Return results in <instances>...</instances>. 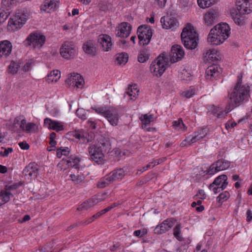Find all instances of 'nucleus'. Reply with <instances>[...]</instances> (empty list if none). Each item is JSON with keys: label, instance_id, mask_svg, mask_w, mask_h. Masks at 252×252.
I'll list each match as a JSON object with an SVG mask.
<instances>
[{"label": "nucleus", "instance_id": "9b49d317", "mask_svg": "<svg viewBox=\"0 0 252 252\" xmlns=\"http://www.w3.org/2000/svg\"><path fill=\"white\" fill-rule=\"evenodd\" d=\"M230 28L228 25L225 23L219 24L214 27L210 31L211 34H215L214 32L217 33L221 37L223 40L226 39L230 33Z\"/></svg>", "mask_w": 252, "mask_h": 252}, {"label": "nucleus", "instance_id": "c85d7f7f", "mask_svg": "<svg viewBox=\"0 0 252 252\" xmlns=\"http://www.w3.org/2000/svg\"><path fill=\"white\" fill-rule=\"evenodd\" d=\"M219 75L218 67L216 65L209 66L206 70V78L211 79L212 77H216Z\"/></svg>", "mask_w": 252, "mask_h": 252}, {"label": "nucleus", "instance_id": "338daca9", "mask_svg": "<svg viewBox=\"0 0 252 252\" xmlns=\"http://www.w3.org/2000/svg\"><path fill=\"white\" fill-rule=\"evenodd\" d=\"M19 147L23 150H28L30 148V145L26 142H21L18 144Z\"/></svg>", "mask_w": 252, "mask_h": 252}, {"label": "nucleus", "instance_id": "6e6d98bb", "mask_svg": "<svg viewBox=\"0 0 252 252\" xmlns=\"http://www.w3.org/2000/svg\"><path fill=\"white\" fill-rule=\"evenodd\" d=\"M20 185V184L19 183H14L11 185H6L5 186L4 189L1 190L0 191H6L8 193H11L10 192V190L17 189Z\"/></svg>", "mask_w": 252, "mask_h": 252}, {"label": "nucleus", "instance_id": "864d4df0", "mask_svg": "<svg viewBox=\"0 0 252 252\" xmlns=\"http://www.w3.org/2000/svg\"><path fill=\"white\" fill-rule=\"evenodd\" d=\"M173 126L175 128H179L182 129V127H184V128H187V127L185 126L183 122V120L181 118H180L178 120V121H175L173 122Z\"/></svg>", "mask_w": 252, "mask_h": 252}, {"label": "nucleus", "instance_id": "79ce46f5", "mask_svg": "<svg viewBox=\"0 0 252 252\" xmlns=\"http://www.w3.org/2000/svg\"><path fill=\"white\" fill-rule=\"evenodd\" d=\"M128 56L126 53H122L118 55L116 62L119 64H125L128 61Z\"/></svg>", "mask_w": 252, "mask_h": 252}, {"label": "nucleus", "instance_id": "bf43d9fd", "mask_svg": "<svg viewBox=\"0 0 252 252\" xmlns=\"http://www.w3.org/2000/svg\"><path fill=\"white\" fill-rule=\"evenodd\" d=\"M13 152V149L12 148H4V151L0 152V155L1 157H7L8 156V154L9 153H11Z\"/></svg>", "mask_w": 252, "mask_h": 252}, {"label": "nucleus", "instance_id": "a18cd8bd", "mask_svg": "<svg viewBox=\"0 0 252 252\" xmlns=\"http://www.w3.org/2000/svg\"><path fill=\"white\" fill-rule=\"evenodd\" d=\"M230 197V194L228 191H225L219 194L217 197V201L220 203H222L227 200Z\"/></svg>", "mask_w": 252, "mask_h": 252}, {"label": "nucleus", "instance_id": "c756f323", "mask_svg": "<svg viewBox=\"0 0 252 252\" xmlns=\"http://www.w3.org/2000/svg\"><path fill=\"white\" fill-rule=\"evenodd\" d=\"M202 138V137L199 134L195 132L194 136L193 137L191 138L190 137H187L181 143L180 145L182 147L187 146L188 145H190L192 143H195Z\"/></svg>", "mask_w": 252, "mask_h": 252}, {"label": "nucleus", "instance_id": "4d7b16f0", "mask_svg": "<svg viewBox=\"0 0 252 252\" xmlns=\"http://www.w3.org/2000/svg\"><path fill=\"white\" fill-rule=\"evenodd\" d=\"M194 94L195 90L193 89H190L189 90H185L182 93V94L188 98L191 97Z\"/></svg>", "mask_w": 252, "mask_h": 252}, {"label": "nucleus", "instance_id": "bb28decb", "mask_svg": "<svg viewBox=\"0 0 252 252\" xmlns=\"http://www.w3.org/2000/svg\"><path fill=\"white\" fill-rule=\"evenodd\" d=\"M71 180L74 184H79L84 182L85 180L84 175L80 172L79 169L76 170V172L72 173L69 175Z\"/></svg>", "mask_w": 252, "mask_h": 252}, {"label": "nucleus", "instance_id": "4be33fe9", "mask_svg": "<svg viewBox=\"0 0 252 252\" xmlns=\"http://www.w3.org/2000/svg\"><path fill=\"white\" fill-rule=\"evenodd\" d=\"M101 201L100 199H98L96 196H93L92 198L89 199L84 201L77 208L78 211H85L89 208L94 206L97 203Z\"/></svg>", "mask_w": 252, "mask_h": 252}, {"label": "nucleus", "instance_id": "8fccbe9b", "mask_svg": "<svg viewBox=\"0 0 252 252\" xmlns=\"http://www.w3.org/2000/svg\"><path fill=\"white\" fill-rule=\"evenodd\" d=\"M219 171L218 169L216 167V164L215 162H214L211 164L209 167V168L205 170L204 173L206 174L213 175Z\"/></svg>", "mask_w": 252, "mask_h": 252}, {"label": "nucleus", "instance_id": "2f4dec72", "mask_svg": "<svg viewBox=\"0 0 252 252\" xmlns=\"http://www.w3.org/2000/svg\"><path fill=\"white\" fill-rule=\"evenodd\" d=\"M205 58L207 61L215 62L219 60L220 57L217 51L215 49L208 50L205 55Z\"/></svg>", "mask_w": 252, "mask_h": 252}, {"label": "nucleus", "instance_id": "9d476101", "mask_svg": "<svg viewBox=\"0 0 252 252\" xmlns=\"http://www.w3.org/2000/svg\"><path fill=\"white\" fill-rule=\"evenodd\" d=\"M61 56L66 59L73 58L76 54V51L73 43L71 41H65L60 49Z\"/></svg>", "mask_w": 252, "mask_h": 252}, {"label": "nucleus", "instance_id": "774afa93", "mask_svg": "<svg viewBox=\"0 0 252 252\" xmlns=\"http://www.w3.org/2000/svg\"><path fill=\"white\" fill-rule=\"evenodd\" d=\"M196 132L199 134L202 138H204L207 133V130L206 128H201L198 129Z\"/></svg>", "mask_w": 252, "mask_h": 252}, {"label": "nucleus", "instance_id": "cd10ccee", "mask_svg": "<svg viewBox=\"0 0 252 252\" xmlns=\"http://www.w3.org/2000/svg\"><path fill=\"white\" fill-rule=\"evenodd\" d=\"M171 227L169 221L166 220H164L160 225L157 226L154 231L155 233L162 234L168 231Z\"/></svg>", "mask_w": 252, "mask_h": 252}, {"label": "nucleus", "instance_id": "473e14b6", "mask_svg": "<svg viewBox=\"0 0 252 252\" xmlns=\"http://www.w3.org/2000/svg\"><path fill=\"white\" fill-rule=\"evenodd\" d=\"M61 77V72L58 70H54L50 72L46 77V81L49 83L57 82Z\"/></svg>", "mask_w": 252, "mask_h": 252}, {"label": "nucleus", "instance_id": "e433bc0d", "mask_svg": "<svg viewBox=\"0 0 252 252\" xmlns=\"http://www.w3.org/2000/svg\"><path fill=\"white\" fill-rule=\"evenodd\" d=\"M80 158L77 157H69L67 160V165L68 167L71 166L76 170L79 169V163Z\"/></svg>", "mask_w": 252, "mask_h": 252}, {"label": "nucleus", "instance_id": "f257e3e1", "mask_svg": "<svg viewBox=\"0 0 252 252\" xmlns=\"http://www.w3.org/2000/svg\"><path fill=\"white\" fill-rule=\"evenodd\" d=\"M242 76H238V80L234 88L228 91L229 101L226 106V114L233 108L247 102L250 97V87L247 85H242Z\"/></svg>", "mask_w": 252, "mask_h": 252}, {"label": "nucleus", "instance_id": "2eb2a0df", "mask_svg": "<svg viewBox=\"0 0 252 252\" xmlns=\"http://www.w3.org/2000/svg\"><path fill=\"white\" fill-rule=\"evenodd\" d=\"M250 0H236V6L238 10L243 14H248L252 12V3Z\"/></svg>", "mask_w": 252, "mask_h": 252}, {"label": "nucleus", "instance_id": "423d86ee", "mask_svg": "<svg viewBox=\"0 0 252 252\" xmlns=\"http://www.w3.org/2000/svg\"><path fill=\"white\" fill-rule=\"evenodd\" d=\"M153 32V30L146 25H142L138 28L137 33L140 45H146L150 43Z\"/></svg>", "mask_w": 252, "mask_h": 252}, {"label": "nucleus", "instance_id": "09e8293b", "mask_svg": "<svg viewBox=\"0 0 252 252\" xmlns=\"http://www.w3.org/2000/svg\"><path fill=\"white\" fill-rule=\"evenodd\" d=\"M72 135L75 137V138L78 139H82L83 140V142L85 143H88L90 142V140L87 138V137H85L84 136L80 134V132L79 131H73L72 132Z\"/></svg>", "mask_w": 252, "mask_h": 252}, {"label": "nucleus", "instance_id": "ddd939ff", "mask_svg": "<svg viewBox=\"0 0 252 252\" xmlns=\"http://www.w3.org/2000/svg\"><path fill=\"white\" fill-rule=\"evenodd\" d=\"M184 55L185 52L182 47L179 45H173L171 48L170 54H168L172 63H176L181 60Z\"/></svg>", "mask_w": 252, "mask_h": 252}, {"label": "nucleus", "instance_id": "f03ea898", "mask_svg": "<svg viewBox=\"0 0 252 252\" xmlns=\"http://www.w3.org/2000/svg\"><path fill=\"white\" fill-rule=\"evenodd\" d=\"M182 41L184 46L188 49H195L198 45V35L193 27L189 24L183 30L181 34Z\"/></svg>", "mask_w": 252, "mask_h": 252}, {"label": "nucleus", "instance_id": "a211bd4d", "mask_svg": "<svg viewBox=\"0 0 252 252\" xmlns=\"http://www.w3.org/2000/svg\"><path fill=\"white\" fill-rule=\"evenodd\" d=\"M97 43L102 50L105 52L108 51L112 45L111 37L107 34L99 35Z\"/></svg>", "mask_w": 252, "mask_h": 252}, {"label": "nucleus", "instance_id": "603ef678", "mask_svg": "<svg viewBox=\"0 0 252 252\" xmlns=\"http://www.w3.org/2000/svg\"><path fill=\"white\" fill-rule=\"evenodd\" d=\"M212 113L218 118H222L224 116L222 109L220 107L214 108L212 111Z\"/></svg>", "mask_w": 252, "mask_h": 252}, {"label": "nucleus", "instance_id": "5fc2aeb1", "mask_svg": "<svg viewBox=\"0 0 252 252\" xmlns=\"http://www.w3.org/2000/svg\"><path fill=\"white\" fill-rule=\"evenodd\" d=\"M76 115L83 120L87 119L86 112L83 108H78L76 111Z\"/></svg>", "mask_w": 252, "mask_h": 252}, {"label": "nucleus", "instance_id": "37998d69", "mask_svg": "<svg viewBox=\"0 0 252 252\" xmlns=\"http://www.w3.org/2000/svg\"><path fill=\"white\" fill-rule=\"evenodd\" d=\"M20 64L19 63L11 61L10 64L8 66V72L12 74H15L17 73Z\"/></svg>", "mask_w": 252, "mask_h": 252}, {"label": "nucleus", "instance_id": "6e6552de", "mask_svg": "<svg viewBox=\"0 0 252 252\" xmlns=\"http://www.w3.org/2000/svg\"><path fill=\"white\" fill-rule=\"evenodd\" d=\"M92 148L94 153L101 152L105 155L109 153L111 149V143L110 140L103 138L100 139L97 143L91 144L88 147V149Z\"/></svg>", "mask_w": 252, "mask_h": 252}, {"label": "nucleus", "instance_id": "72a5a7b5", "mask_svg": "<svg viewBox=\"0 0 252 252\" xmlns=\"http://www.w3.org/2000/svg\"><path fill=\"white\" fill-rule=\"evenodd\" d=\"M216 167L219 171H222L227 169L230 165V162L222 158L220 159L215 162Z\"/></svg>", "mask_w": 252, "mask_h": 252}, {"label": "nucleus", "instance_id": "1a4fd4ad", "mask_svg": "<svg viewBox=\"0 0 252 252\" xmlns=\"http://www.w3.org/2000/svg\"><path fill=\"white\" fill-rule=\"evenodd\" d=\"M45 36L38 32L31 33L27 38V45H32L34 48H41L45 41Z\"/></svg>", "mask_w": 252, "mask_h": 252}, {"label": "nucleus", "instance_id": "412c9836", "mask_svg": "<svg viewBox=\"0 0 252 252\" xmlns=\"http://www.w3.org/2000/svg\"><path fill=\"white\" fill-rule=\"evenodd\" d=\"M82 48L84 52L92 57H94L96 55V48L95 47L94 41L90 40L85 42L83 45Z\"/></svg>", "mask_w": 252, "mask_h": 252}, {"label": "nucleus", "instance_id": "0e129e2a", "mask_svg": "<svg viewBox=\"0 0 252 252\" xmlns=\"http://www.w3.org/2000/svg\"><path fill=\"white\" fill-rule=\"evenodd\" d=\"M132 86H130V88L128 87V90H130V91H127L126 93L129 96H133V97H136V95H138V93H136L134 91L132 90Z\"/></svg>", "mask_w": 252, "mask_h": 252}, {"label": "nucleus", "instance_id": "052dcab7", "mask_svg": "<svg viewBox=\"0 0 252 252\" xmlns=\"http://www.w3.org/2000/svg\"><path fill=\"white\" fill-rule=\"evenodd\" d=\"M35 126V125L34 123H29L26 125L24 130H26L28 133H30L32 131V129L34 128Z\"/></svg>", "mask_w": 252, "mask_h": 252}, {"label": "nucleus", "instance_id": "393cba45", "mask_svg": "<svg viewBox=\"0 0 252 252\" xmlns=\"http://www.w3.org/2000/svg\"><path fill=\"white\" fill-rule=\"evenodd\" d=\"M108 175L112 182H113L116 180L122 179L125 177L126 173L123 168H119L113 170Z\"/></svg>", "mask_w": 252, "mask_h": 252}, {"label": "nucleus", "instance_id": "f704fd0d", "mask_svg": "<svg viewBox=\"0 0 252 252\" xmlns=\"http://www.w3.org/2000/svg\"><path fill=\"white\" fill-rule=\"evenodd\" d=\"M12 197L13 195L11 193H8L6 191H0V206L8 202Z\"/></svg>", "mask_w": 252, "mask_h": 252}, {"label": "nucleus", "instance_id": "0eeeda50", "mask_svg": "<svg viewBox=\"0 0 252 252\" xmlns=\"http://www.w3.org/2000/svg\"><path fill=\"white\" fill-rule=\"evenodd\" d=\"M227 177L222 174L217 177L209 186V189L212 190L214 193H217L224 189L228 185Z\"/></svg>", "mask_w": 252, "mask_h": 252}, {"label": "nucleus", "instance_id": "dca6fc26", "mask_svg": "<svg viewBox=\"0 0 252 252\" xmlns=\"http://www.w3.org/2000/svg\"><path fill=\"white\" fill-rule=\"evenodd\" d=\"M131 30L130 24L127 22H123L119 25L116 30V35L119 37L126 38L129 35Z\"/></svg>", "mask_w": 252, "mask_h": 252}, {"label": "nucleus", "instance_id": "7c9ffc66", "mask_svg": "<svg viewBox=\"0 0 252 252\" xmlns=\"http://www.w3.org/2000/svg\"><path fill=\"white\" fill-rule=\"evenodd\" d=\"M215 34H211L210 32L208 37V41L212 45H218L224 42L225 40H223L221 36H220L219 34L214 32Z\"/></svg>", "mask_w": 252, "mask_h": 252}, {"label": "nucleus", "instance_id": "f3484780", "mask_svg": "<svg viewBox=\"0 0 252 252\" xmlns=\"http://www.w3.org/2000/svg\"><path fill=\"white\" fill-rule=\"evenodd\" d=\"M12 45L7 40L0 41V58L6 59L11 53Z\"/></svg>", "mask_w": 252, "mask_h": 252}, {"label": "nucleus", "instance_id": "e2e57ef3", "mask_svg": "<svg viewBox=\"0 0 252 252\" xmlns=\"http://www.w3.org/2000/svg\"><path fill=\"white\" fill-rule=\"evenodd\" d=\"M84 84V80L81 76V78H79L78 81L76 82L74 86H76L78 88H82Z\"/></svg>", "mask_w": 252, "mask_h": 252}, {"label": "nucleus", "instance_id": "ea45409f", "mask_svg": "<svg viewBox=\"0 0 252 252\" xmlns=\"http://www.w3.org/2000/svg\"><path fill=\"white\" fill-rule=\"evenodd\" d=\"M99 10L102 11L108 10L109 8H112L111 2L107 0H100L98 5Z\"/></svg>", "mask_w": 252, "mask_h": 252}, {"label": "nucleus", "instance_id": "c03bdc74", "mask_svg": "<svg viewBox=\"0 0 252 252\" xmlns=\"http://www.w3.org/2000/svg\"><path fill=\"white\" fill-rule=\"evenodd\" d=\"M181 225L177 224L173 229V235L174 237L179 241H183L184 238L181 235Z\"/></svg>", "mask_w": 252, "mask_h": 252}, {"label": "nucleus", "instance_id": "c9c22d12", "mask_svg": "<svg viewBox=\"0 0 252 252\" xmlns=\"http://www.w3.org/2000/svg\"><path fill=\"white\" fill-rule=\"evenodd\" d=\"M113 182L109 178L108 175H106L103 178L101 179L97 183V186L99 188L103 189Z\"/></svg>", "mask_w": 252, "mask_h": 252}, {"label": "nucleus", "instance_id": "6ab92c4d", "mask_svg": "<svg viewBox=\"0 0 252 252\" xmlns=\"http://www.w3.org/2000/svg\"><path fill=\"white\" fill-rule=\"evenodd\" d=\"M160 22L163 29H174L178 26L177 20L171 16H164L161 17Z\"/></svg>", "mask_w": 252, "mask_h": 252}, {"label": "nucleus", "instance_id": "3c124183", "mask_svg": "<svg viewBox=\"0 0 252 252\" xmlns=\"http://www.w3.org/2000/svg\"><path fill=\"white\" fill-rule=\"evenodd\" d=\"M154 117L153 115H147L145 114L143 116V118L142 119L141 117V120L142 122V124L144 125L145 126H146L147 125L150 124V122L153 121Z\"/></svg>", "mask_w": 252, "mask_h": 252}, {"label": "nucleus", "instance_id": "7ed1b4c3", "mask_svg": "<svg viewBox=\"0 0 252 252\" xmlns=\"http://www.w3.org/2000/svg\"><path fill=\"white\" fill-rule=\"evenodd\" d=\"M168 62V54L165 52L160 54L151 64L150 70L153 75L160 77L165 71Z\"/></svg>", "mask_w": 252, "mask_h": 252}, {"label": "nucleus", "instance_id": "5701e85b", "mask_svg": "<svg viewBox=\"0 0 252 252\" xmlns=\"http://www.w3.org/2000/svg\"><path fill=\"white\" fill-rule=\"evenodd\" d=\"M44 125L48 128L58 132L63 129V126L62 123L52 120L49 118L44 120Z\"/></svg>", "mask_w": 252, "mask_h": 252}, {"label": "nucleus", "instance_id": "a878e982", "mask_svg": "<svg viewBox=\"0 0 252 252\" xmlns=\"http://www.w3.org/2000/svg\"><path fill=\"white\" fill-rule=\"evenodd\" d=\"M59 3V0H45L43 4L41 6V10L46 11L49 9L55 10Z\"/></svg>", "mask_w": 252, "mask_h": 252}, {"label": "nucleus", "instance_id": "49530a36", "mask_svg": "<svg viewBox=\"0 0 252 252\" xmlns=\"http://www.w3.org/2000/svg\"><path fill=\"white\" fill-rule=\"evenodd\" d=\"M191 74L186 69H184L179 75V77L182 81H189L191 79Z\"/></svg>", "mask_w": 252, "mask_h": 252}, {"label": "nucleus", "instance_id": "58836bf2", "mask_svg": "<svg viewBox=\"0 0 252 252\" xmlns=\"http://www.w3.org/2000/svg\"><path fill=\"white\" fill-rule=\"evenodd\" d=\"M10 9L5 7V9L2 7L0 8V23L4 22L10 15Z\"/></svg>", "mask_w": 252, "mask_h": 252}, {"label": "nucleus", "instance_id": "680f3d73", "mask_svg": "<svg viewBox=\"0 0 252 252\" xmlns=\"http://www.w3.org/2000/svg\"><path fill=\"white\" fill-rule=\"evenodd\" d=\"M166 160V158H162L159 159H155L151 162L152 165V168L155 166L156 165H158L164 162Z\"/></svg>", "mask_w": 252, "mask_h": 252}, {"label": "nucleus", "instance_id": "aec40b11", "mask_svg": "<svg viewBox=\"0 0 252 252\" xmlns=\"http://www.w3.org/2000/svg\"><path fill=\"white\" fill-rule=\"evenodd\" d=\"M94 150L92 148L88 149V152L89 153L90 158L91 160L98 165L104 164L106 161L105 159V155L101 152L94 153Z\"/></svg>", "mask_w": 252, "mask_h": 252}, {"label": "nucleus", "instance_id": "39448f33", "mask_svg": "<svg viewBox=\"0 0 252 252\" xmlns=\"http://www.w3.org/2000/svg\"><path fill=\"white\" fill-rule=\"evenodd\" d=\"M95 112L105 117L112 126H117L119 120V115L116 109L107 106H101L94 109Z\"/></svg>", "mask_w": 252, "mask_h": 252}, {"label": "nucleus", "instance_id": "4468645a", "mask_svg": "<svg viewBox=\"0 0 252 252\" xmlns=\"http://www.w3.org/2000/svg\"><path fill=\"white\" fill-rule=\"evenodd\" d=\"M219 16L218 10L213 8L209 9L204 16L205 24L208 26H212L217 22Z\"/></svg>", "mask_w": 252, "mask_h": 252}, {"label": "nucleus", "instance_id": "13d9d810", "mask_svg": "<svg viewBox=\"0 0 252 252\" xmlns=\"http://www.w3.org/2000/svg\"><path fill=\"white\" fill-rule=\"evenodd\" d=\"M19 0H2L1 4L3 6L10 8V5Z\"/></svg>", "mask_w": 252, "mask_h": 252}, {"label": "nucleus", "instance_id": "f8f14e48", "mask_svg": "<svg viewBox=\"0 0 252 252\" xmlns=\"http://www.w3.org/2000/svg\"><path fill=\"white\" fill-rule=\"evenodd\" d=\"M38 166L35 162H31L24 169V176L29 180L35 179L38 174Z\"/></svg>", "mask_w": 252, "mask_h": 252}, {"label": "nucleus", "instance_id": "69168bd1", "mask_svg": "<svg viewBox=\"0 0 252 252\" xmlns=\"http://www.w3.org/2000/svg\"><path fill=\"white\" fill-rule=\"evenodd\" d=\"M111 154V156H113V155H115V157L118 158L119 156L121 155V151L119 148H114L112 151L110 152Z\"/></svg>", "mask_w": 252, "mask_h": 252}, {"label": "nucleus", "instance_id": "b1692460", "mask_svg": "<svg viewBox=\"0 0 252 252\" xmlns=\"http://www.w3.org/2000/svg\"><path fill=\"white\" fill-rule=\"evenodd\" d=\"M231 15L234 22L239 26L244 25L245 22V14L237 9H234L231 12Z\"/></svg>", "mask_w": 252, "mask_h": 252}, {"label": "nucleus", "instance_id": "a19ab883", "mask_svg": "<svg viewBox=\"0 0 252 252\" xmlns=\"http://www.w3.org/2000/svg\"><path fill=\"white\" fill-rule=\"evenodd\" d=\"M198 5L202 8L209 7L215 3L217 0H198Z\"/></svg>", "mask_w": 252, "mask_h": 252}, {"label": "nucleus", "instance_id": "20e7f679", "mask_svg": "<svg viewBox=\"0 0 252 252\" xmlns=\"http://www.w3.org/2000/svg\"><path fill=\"white\" fill-rule=\"evenodd\" d=\"M29 17L30 14L27 10L24 9L19 11L9 20L8 24V30L14 31L21 29Z\"/></svg>", "mask_w": 252, "mask_h": 252}, {"label": "nucleus", "instance_id": "4c0bfd02", "mask_svg": "<svg viewBox=\"0 0 252 252\" xmlns=\"http://www.w3.org/2000/svg\"><path fill=\"white\" fill-rule=\"evenodd\" d=\"M150 54L146 49L141 50L138 56V61L140 63H144L149 58Z\"/></svg>", "mask_w": 252, "mask_h": 252}, {"label": "nucleus", "instance_id": "de8ad7c7", "mask_svg": "<svg viewBox=\"0 0 252 252\" xmlns=\"http://www.w3.org/2000/svg\"><path fill=\"white\" fill-rule=\"evenodd\" d=\"M81 75L80 74L73 73L71 74L70 78H68V79L66 80L65 82L67 83H69V82H71V84L72 83L73 85H74V84L76 83V82H77V81L79 80V78H81Z\"/></svg>", "mask_w": 252, "mask_h": 252}]
</instances>
